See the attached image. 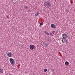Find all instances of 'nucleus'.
Returning <instances> with one entry per match:
<instances>
[{"label": "nucleus", "mask_w": 75, "mask_h": 75, "mask_svg": "<svg viewBox=\"0 0 75 75\" xmlns=\"http://www.w3.org/2000/svg\"><path fill=\"white\" fill-rule=\"evenodd\" d=\"M45 6L47 8H50V7H51V2L50 1H47L45 3Z\"/></svg>", "instance_id": "nucleus-1"}, {"label": "nucleus", "mask_w": 75, "mask_h": 75, "mask_svg": "<svg viewBox=\"0 0 75 75\" xmlns=\"http://www.w3.org/2000/svg\"><path fill=\"white\" fill-rule=\"evenodd\" d=\"M9 61L11 64L12 65H14V64H15V62L14 61V59H13L12 58H10L9 59Z\"/></svg>", "instance_id": "nucleus-2"}, {"label": "nucleus", "mask_w": 75, "mask_h": 75, "mask_svg": "<svg viewBox=\"0 0 75 75\" xmlns=\"http://www.w3.org/2000/svg\"><path fill=\"white\" fill-rule=\"evenodd\" d=\"M7 55L8 57H11L13 56V53L11 52H9L7 54Z\"/></svg>", "instance_id": "nucleus-3"}, {"label": "nucleus", "mask_w": 75, "mask_h": 75, "mask_svg": "<svg viewBox=\"0 0 75 75\" xmlns=\"http://www.w3.org/2000/svg\"><path fill=\"white\" fill-rule=\"evenodd\" d=\"M29 47L30 49L31 50H34V48H35V46H34V45H30Z\"/></svg>", "instance_id": "nucleus-4"}, {"label": "nucleus", "mask_w": 75, "mask_h": 75, "mask_svg": "<svg viewBox=\"0 0 75 75\" xmlns=\"http://www.w3.org/2000/svg\"><path fill=\"white\" fill-rule=\"evenodd\" d=\"M66 38H63L62 39V41L63 42H67V39H66Z\"/></svg>", "instance_id": "nucleus-5"}, {"label": "nucleus", "mask_w": 75, "mask_h": 75, "mask_svg": "<svg viewBox=\"0 0 75 75\" xmlns=\"http://www.w3.org/2000/svg\"><path fill=\"white\" fill-rule=\"evenodd\" d=\"M62 37L63 38H67V37H68L67 35L65 33H64L62 34Z\"/></svg>", "instance_id": "nucleus-6"}, {"label": "nucleus", "mask_w": 75, "mask_h": 75, "mask_svg": "<svg viewBox=\"0 0 75 75\" xmlns=\"http://www.w3.org/2000/svg\"><path fill=\"white\" fill-rule=\"evenodd\" d=\"M51 27L53 28H56V25L54 24H52L51 25Z\"/></svg>", "instance_id": "nucleus-7"}, {"label": "nucleus", "mask_w": 75, "mask_h": 75, "mask_svg": "<svg viewBox=\"0 0 75 75\" xmlns=\"http://www.w3.org/2000/svg\"><path fill=\"white\" fill-rule=\"evenodd\" d=\"M39 13H40L38 12H36V13L35 14V16H36V17L38 16V14H39Z\"/></svg>", "instance_id": "nucleus-8"}, {"label": "nucleus", "mask_w": 75, "mask_h": 75, "mask_svg": "<svg viewBox=\"0 0 75 75\" xmlns=\"http://www.w3.org/2000/svg\"><path fill=\"white\" fill-rule=\"evenodd\" d=\"M44 45L45 47H47L48 46V43H45L44 44Z\"/></svg>", "instance_id": "nucleus-9"}, {"label": "nucleus", "mask_w": 75, "mask_h": 75, "mask_svg": "<svg viewBox=\"0 0 75 75\" xmlns=\"http://www.w3.org/2000/svg\"><path fill=\"white\" fill-rule=\"evenodd\" d=\"M65 64L66 65H69V62H65Z\"/></svg>", "instance_id": "nucleus-10"}, {"label": "nucleus", "mask_w": 75, "mask_h": 75, "mask_svg": "<svg viewBox=\"0 0 75 75\" xmlns=\"http://www.w3.org/2000/svg\"><path fill=\"white\" fill-rule=\"evenodd\" d=\"M0 72L1 73H3V70L2 69H0Z\"/></svg>", "instance_id": "nucleus-11"}, {"label": "nucleus", "mask_w": 75, "mask_h": 75, "mask_svg": "<svg viewBox=\"0 0 75 75\" xmlns=\"http://www.w3.org/2000/svg\"><path fill=\"white\" fill-rule=\"evenodd\" d=\"M52 39H51V38H49L48 39V40L49 42H51V41H52Z\"/></svg>", "instance_id": "nucleus-12"}, {"label": "nucleus", "mask_w": 75, "mask_h": 75, "mask_svg": "<svg viewBox=\"0 0 75 75\" xmlns=\"http://www.w3.org/2000/svg\"><path fill=\"white\" fill-rule=\"evenodd\" d=\"M47 71V69H44V72H46Z\"/></svg>", "instance_id": "nucleus-13"}, {"label": "nucleus", "mask_w": 75, "mask_h": 75, "mask_svg": "<svg viewBox=\"0 0 75 75\" xmlns=\"http://www.w3.org/2000/svg\"><path fill=\"white\" fill-rule=\"evenodd\" d=\"M45 33L46 34H47V35H49V33L48 32L45 31Z\"/></svg>", "instance_id": "nucleus-14"}, {"label": "nucleus", "mask_w": 75, "mask_h": 75, "mask_svg": "<svg viewBox=\"0 0 75 75\" xmlns=\"http://www.w3.org/2000/svg\"><path fill=\"white\" fill-rule=\"evenodd\" d=\"M25 8L27 10L28 8V7H27V6H26L25 7Z\"/></svg>", "instance_id": "nucleus-15"}, {"label": "nucleus", "mask_w": 75, "mask_h": 75, "mask_svg": "<svg viewBox=\"0 0 75 75\" xmlns=\"http://www.w3.org/2000/svg\"><path fill=\"white\" fill-rule=\"evenodd\" d=\"M43 22H42V23H40V25H43Z\"/></svg>", "instance_id": "nucleus-16"}, {"label": "nucleus", "mask_w": 75, "mask_h": 75, "mask_svg": "<svg viewBox=\"0 0 75 75\" xmlns=\"http://www.w3.org/2000/svg\"><path fill=\"white\" fill-rule=\"evenodd\" d=\"M50 35H51V36H53V35L52 34V33H51L50 34Z\"/></svg>", "instance_id": "nucleus-17"}, {"label": "nucleus", "mask_w": 75, "mask_h": 75, "mask_svg": "<svg viewBox=\"0 0 75 75\" xmlns=\"http://www.w3.org/2000/svg\"><path fill=\"white\" fill-rule=\"evenodd\" d=\"M55 33V31H52V33L53 34H54Z\"/></svg>", "instance_id": "nucleus-18"}, {"label": "nucleus", "mask_w": 75, "mask_h": 75, "mask_svg": "<svg viewBox=\"0 0 75 75\" xmlns=\"http://www.w3.org/2000/svg\"><path fill=\"white\" fill-rule=\"evenodd\" d=\"M28 11H30V10H28Z\"/></svg>", "instance_id": "nucleus-19"}, {"label": "nucleus", "mask_w": 75, "mask_h": 75, "mask_svg": "<svg viewBox=\"0 0 75 75\" xmlns=\"http://www.w3.org/2000/svg\"><path fill=\"white\" fill-rule=\"evenodd\" d=\"M67 10H66V12H67Z\"/></svg>", "instance_id": "nucleus-20"}]
</instances>
